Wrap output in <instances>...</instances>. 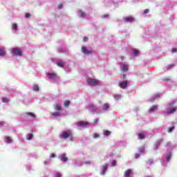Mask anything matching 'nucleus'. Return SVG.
I'll return each mask as SVG.
<instances>
[{"instance_id":"obj_1","label":"nucleus","mask_w":177,"mask_h":177,"mask_svg":"<svg viewBox=\"0 0 177 177\" xmlns=\"http://www.w3.org/2000/svg\"><path fill=\"white\" fill-rule=\"evenodd\" d=\"M86 82L89 86H97L99 85H102V82L100 80L93 77H88L86 80Z\"/></svg>"},{"instance_id":"obj_2","label":"nucleus","mask_w":177,"mask_h":177,"mask_svg":"<svg viewBox=\"0 0 177 177\" xmlns=\"http://www.w3.org/2000/svg\"><path fill=\"white\" fill-rule=\"evenodd\" d=\"M88 109L93 114H101V113H102V110L99 109L97 106H95L93 104H89Z\"/></svg>"},{"instance_id":"obj_3","label":"nucleus","mask_w":177,"mask_h":177,"mask_svg":"<svg viewBox=\"0 0 177 177\" xmlns=\"http://www.w3.org/2000/svg\"><path fill=\"white\" fill-rule=\"evenodd\" d=\"M167 107V114H172L176 111V106L174 104V102L169 103Z\"/></svg>"},{"instance_id":"obj_4","label":"nucleus","mask_w":177,"mask_h":177,"mask_svg":"<svg viewBox=\"0 0 177 177\" xmlns=\"http://www.w3.org/2000/svg\"><path fill=\"white\" fill-rule=\"evenodd\" d=\"M82 52L84 55H92V53H93V50L88 48L86 46H82Z\"/></svg>"},{"instance_id":"obj_5","label":"nucleus","mask_w":177,"mask_h":177,"mask_svg":"<svg viewBox=\"0 0 177 177\" xmlns=\"http://www.w3.org/2000/svg\"><path fill=\"white\" fill-rule=\"evenodd\" d=\"M76 125L79 128H88L91 124L88 122H77Z\"/></svg>"},{"instance_id":"obj_6","label":"nucleus","mask_w":177,"mask_h":177,"mask_svg":"<svg viewBox=\"0 0 177 177\" xmlns=\"http://www.w3.org/2000/svg\"><path fill=\"white\" fill-rule=\"evenodd\" d=\"M12 55H15V56H22L23 51H21V49L20 48H12Z\"/></svg>"},{"instance_id":"obj_7","label":"nucleus","mask_w":177,"mask_h":177,"mask_svg":"<svg viewBox=\"0 0 177 177\" xmlns=\"http://www.w3.org/2000/svg\"><path fill=\"white\" fill-rule=\"evenodd\" d=\"M67 139L68 142H73V140H74V137L73 136V133L70 131H67Z\"/></svg>"},{"instance_id":"obj_8","label":"nucleus","mask_w":177,"mask_h":177,"mask_svg":"<svg viewBox=\"0 0 177 177\" xmlns=\"http://www.w3.org/2000/svg\"><path fill=\"white\" fill-rule=\"evenodd\" d=\"M119 86L120 88H122V89H125L127 86H128V82H119Z\"/></svg>"},{"instance_id":"obj_9","label":"nucleus","mask_w":177,"mask_h":177,"mask_svg":"<svg viewBox=\"0 0 177 177\" xmlns=\"http://www.w3.org/2000/svg\"><path fill=\"white\" fill-rule=\"evenodd\" d=\"M77 15L81 19H84V17L86 16V14H85V12H82L81 10L77 11Z\"/></svg>"},{"instance_id":"obj_10","label":"nucleus","mask_w":177,"mask_h":177,"mask_svg":"<svg viewBox=\"0 0 177 177\" xmlns=\"http://www.w3.org/2000/svg\"><path fill=\"white\" fill-rule=\"evenodd\" d=\"M124 21H126L127 23H132L134 19L132 17H126L123 19Z\"/></svg>"},{"instance_id":"obj_11","label":"nucleus","mask_w":177,"mask_h":177,"mask_svg":"<svg viewBox=\"0 0 177 177\" xmlns=\"http://www.w3.org/2000/svg\"><path fill=\"white\" fill-rule=\"evenodd\" d=\"M107 167H108V165L107 164H105L102 166V168L101 169V175H104V174H106V171H107Z\"/></svg>"},{"instance_id":"obj_12","label":"nucleus","mask_w":177,"mask_h":177,"mask_svg":"<svg viewBox=\"0 0 177 177\" xmlns=\"http://www.w3.org/2000/svg\"><path fill=\"white\" fill-rule=\"evenodd\" d=\"M109 109H110V104L109 103H105L102 105V110L104 111H107V110H109Z\"/></svg>"},{"instance_id":"obj_13","label":"nucleus","mask_w":177,"mask_h":177,"mask_svg":"<svg viewBox=\"0 0 177 177\" xmlns=\"http://www.w3.org/2000/svg\"><path fill=\"white\" fill-rule=\"evenodd\" d=\"M54 109L57 111H62V106L60 104H59L58 103H55L54 104Z\"/></svg>"},{"instance_id":"obj_14","label":"nucleus","mask_w":177,"mask_h":177,"mask_svg":"<svg viewBox=\"0 0 177 177\" xmlns=\"http://www.w3.org/2000/svg\"><path fill=\"white\" fill-rule=\"evenodd\" d=\"M60 160L62 162H66V161H67V155L66 153H63L60 156Z\"/></svg>"},{"instance_id":"obj_15","label":"nucleus","mask_w":177,"mask_h":177,"mask_svg":"<svg viewBox=\"0 0 177 177\" xmlns=\"http://www.w3.org/2000/svg\"><path fill=\"white\" fill-rule=\"evenodd\" d=\"M158 109V106H157V105L152 106L149 109V113H154V111H156V110H157Z\"/></svg>"},{"instance_id":"obj_16","label":"nucleus","mask_w":177,"mask_h":177,"mask_svg":"<svg viewBox=\"0 0 177 177\" xmlns=\"http://www.w3.org/2000/svg\"><path fill=\"white\" fill-rule=\"evenodd\" d=\"M121 71H122L123 73H125V72L128 71V65L125 64H123L122 65Z\"/></svg>"},{"instance_id":"obj_17","label":"nucleus","mask_w":177,"mask_h":177,"mask_svg":"<svg viewBox=\"0 0 177 177\" xmlns=\"http://www.w3.org/2000/svg\"><path fill=\"white\" fill-rule=\"evenodd\" d=\"M48 75L49 78H50L51 80H53V79L56 78V77H57V75L55 73H48Z\"/></svg>"},{"instance_id":"obj_18","label":"nucleus","mask_w":177,"mask_h":177,"mask_svg":"<svg viewBox=\"0 0 177 177\" xmlns=\"http://www.w3.org/2000/svg\"><path fill=\"white\" fill-rule=\"evenodd\" d=\"M59 136L61 139H67V131H64Z\"/></svg>"},{"instance_id":"obj_19","label":"nucleus","mask_w":177,"mask_h":177,"mask_svg":"<svg viewBox=\"0 0 177 177\" xmlns=\"http://www.w3.org/2000/svg\"><path fill=\"white\" fill-rule=\"evenodd\" d=\"M132 173V170L131 169H129V170H127L125 172H124V176L126 177H129L131 176V174Z\"/></svg>"},{"instance_id":"obj_20","label":"nucleus","mask_w":177,"mask_h":177,"mask_svg":"<svg viewBox=\"0 0 177 177\" xmlns=\"http://www.w3.org/2000/svg\"><path fill=\"white\" fill-rule=\"evenodd\" d=\"M53 117H59L60 115V111H57L56 112H53L51 113Z\"/></svg>"},{"instance_id":"obj_21","label":"nucleus","mask_w":177,"mask_h":177,"mask_svg":"<svg viewBox=\"0 0 177 177\" xmlns=\"http://www.w3.org/2000/svg\"><path fill=\"white\" fill-rule=\"evenodd\" d=\"M57 64L58 67H64V62H63L62 61L57 62Z\"/></svg>"},{"instance_id":"obj_22","label":"nucleus","mask_w":177,"mask_h":177,"mask_svg":"<svg viewBox=\"0 0 177 177\" xmlns=\"http://www.w3.org/2000/svg\"><path fill=\"white\" fill-rule=\"evenodd\" d=\"M114 99L116 101L121 100V95H118V94H116V95H114Z\"/></svg>"},{"instance_id":"obj_23","label":"nucleus","mask_w":177,"mask_h":177,"mask_svg":"<svg viewBox=\"0 0 177 177\" xmlns=\"http://www.w3.org/2000/svg\"><path fill=\"white\" fill-rule=\"evenodd\" d=\"M171 156L172 154L171 153V152L168 153L166 156V160L169 161V160H171Z\"/></svg>"},{"instance_id":"obj_24","label":"nucleus","mask_w":177,"mask_h":177,"mask_svg":"<svg viewBox=\"0 0 177 177\" xmlns=\"http://www.w3.org/2000/svg\"><path fill=\"white\" fill-rule=\"evenodd\" d=\"M33 90L35 91V92H38V91H39V86H38L37 84H35L33 86Z\"/></svg>"},{"instance_id":"obj_25","label":"nucleus","mask_w":177,"mask_h":177,"mask_svg":"<svg viewBox=\"0 0 177 177\" xmlns=\"http://www.w3.org/2000/svg\"><path fill=\"white\" fill-rule=\"evenodd\" d=\"M26 115H30V117H31L32 118H35V114H34L33 113L31 112H28L26 113Z\"/></svg>"},{"instance_id":"obj_26","label":"nucleus","mask_w":177,"mask_h":177,"mask_svg":"<svg viewBox=\"0 0 177 177\" xmlns=\"http://www.w3.org/2000/svg\"><path fill=\"white\" fill-rule=\"evenodd\" d=\"M145 133H141L138 134V139H145Z\"/></svg>"},{"instance_id":"obj_27","label":"nucleus","mask_w":177,"mask_h":177,"mask_svg":"<svg viewBox=\"0 0 177 177\" xmlns=\"http://www.w3.org/2000/svg\"><path fill=\"white\" fill-rule=\"evenodd\" d=\"M6 54V52H5L2 48H0V56H5Z\"/></svg>"},{"instance_id":"obj_28","label":"nucleus","mask_w":177,"mask_h":177,"mask_svg":"<svg viewBox=\"0 0 177 177\" xmlns=\"http://www.w3.org/2000/svg\"><path fill=\"white\" fill-rule=\"evenodd\" d=\"M1 102H2L3 103H8V102H9V100H8V98H6V97H3V98L1 99Z\"/></svg>"},{"instance_id":"obj_29","label":"nucleus","mask_w":177,"mask_h":177,"mask_svg":"<svg viewBox=\"0 0 177 177\" xmlns=\"http://www.w3.org/2000/svg\"><path fill=\"white\" fill-rule=\"evenodd\" d=\"M133 55H134L135 56H138V55H139V50H138L136 49H133Z\"/></svg>"},{"instance_id":"obj_30","label":"nucleus","mask_w":177,"mask_h":177,"mask_svg":"<svg viewBox=\"0 0 177 177\" xmlns=\"http://www.w3.org/2000/svg\"><path fill=\"white\" fill-rule=\"evenodd\" d=\"M33 136H34L32 135V133L28 134L27 140H31V139H32Z\"/></svg>"},{"instance_id":"obj_31","label":"nucleus","mask_w":177,"mask_h":177,"mask_svg":"<svg viewBox=\"0 0 177 177\" xmlns=\"http://www.w3.org/2000/svg\"><path fill=\"white\" fill-rule=\"evenodd\" d=\"M6 143H12V138H10V137H7L6 138Z\"/></svg>"},{"instance_id":"obj_32","label":"nucleus","mask_w":177,"mask_h":177,"mask_svg":"<svg viewBox=\"0 0 177 177\" xmlns=\"http://www.w3.org/2000/svg\"><path fill=\"white\" fill-rule=\"evenodd\" d=\"M12 30H17V24H12Z\"/></svg>"},{"instance_id":"obj_33","label":"nucleus","mask_w":177,"mask_h":177,"mask_svg":"<svg viewBox=\"0 0 177 177\" xmlns=\"http://www.w3.org/2000/svg\"><path fill=\"white\" fill-rule=\"evenodd\" d=\"M110 131H104V136H109V135H110Z\"/></svg>"},{"instance_id":"obj_34","label":"nucleus","mask_w":177,"mask_h":177,"mask_svg":"<svg viewBox=\"0 0 177 177\" xmlns=\"http://www.w3.org/2000/svg\"><path fill=\"white\" fill-rule=\"evenodd\" d=\"M174 129H175V127L174 126L169 127L168 132L171 133V132H172V131H174Z\"/></svg>"},{"instance_id":"obj_35","label":"nucleus","mask_w":177,"mask_h":177,"mask_svg":"<svg viewBox=\"0 0 177 177\" xmlns=\"http://www.w3.org/2000/svg\"><path fill=\"white\" fill-rule=\"evenodd\" d=\"M161 140H160V141H158L156 142V144L154 145V149H158V145H160V142H161Z\"/></svg>"},{"instance_id":"obj_36","label":"nucleus","mask_w":177,"mask_h":177,"mask_svg":"<svg viewBox=\"0 0 177 177\" xmlns=\"http://www.w3.org/2000/svg\"><path fill=\"white\" fill-rule=\"evenodd\" d=\"M139 151L140 153H143V151H145V147L139 148Z\"/></svg>"},{"instance_id":"obj_37","label":"nucleus","mask_w":177,"mask_h":177,"mask_svg":"<svg viewBox=\"0 0 177 177\" xmlns=\"http://www.w3.org/2000/svg\"><path fill=\"white\" fill-rule=\"evenodd\" d=\"M25 17H26V19H28V17H31V14L27 12L25 14Z\"/></svg>"},{"instance_id":"obj_38","label":"nucleus","mask_w":177,"mask_h":177,"mask_svg":"<svg viewBox=\"0 0 177 177\" xmlns=\"http://www.w3.org/2000/svg\"><path fill=\"white\" fill-rule=\"evenodd\" d=\"M93 137L94 139H97V138H99V134H97V133H94V134L93 135Z\"/></svg>"},{"instance_id":"obj_39","label":"nucleus","mask_w":177,"mask_h":177,"mask_svg":"<svg viewBox=\"0 0 177 177\" xmlns=\"http://www.w3.org/2000/svg\"><path fill=\"white\" fill-rule=\"evenodd\" d=\"M112 167H115L117 165V161L113 160L111 163Z\"/></svg>"},{"instance_id":"obj_40","label":"nucleus","mask_w":177,"mask_h":177,"mask_svg":"<svg viewBox=\"0 0 177 177\" xmlns=\"http://www.w3.org/2000/svg\"><path fill=\"white\" fill-rule=\"evenodd\" d=\"M50 157L51 158H55V157H56V155L55 153H50Z\"/></svg>"},{"instance_id":"obj_41","label":"nucleus","mask_w":177,"mask_h":177,"mask_svg":"<svg viewBox=\"0 0 177 177\" xmlns=\"http://www.w3.org/2000/svg\"><path fill=\"white\" fill-rule=\"evenodd\" d=\"M63 8V4L60 3L58 5V9H62Z\"/></svg>"},{"instance_id":"obj_42","label":"nucleus","mask_w":177,"mask_h":177,"mask_svg":"<svg viewBox=\"0 0 177 177\" xmlns=\"http://www.w3.org/2000/svg\"><path fill=\"white\" fill-rule=\"evenodd\" d=\"M62 175L60 174V173H57L55 175V177H61Z\"/></svg>"},{"instance_id":"obj_43","label":"nucleus","mask_w":177,"mask_h":177,"mask_svg":"<svg viewBox=\"0 0 177 177\" xmlns=\"http://www.w3.org/2000/svg\"><path fill=\"white\" fill-rule=\"evenodd\" d=\"M157 97H160V94H156L155 95V97L153 98V100H154V99H157Z\"/></svg>"},{"instance_id":"obj_44","label":"nucleus","mask_w":177,"mask_h":177,"mask_svg":"<svg viewBox=\"0 0 177 177\" xmlns=\"http://www.w3.org/2000/svg\"><path fill=\"white\" fill-rule=\"evenodd\" d=\"M97 122H99V119H98V118H97V119H95V120H94V123H95V124H97Z\"/></svg>"},{"instance_id":"obj_45","label":"nucleus","mask_w":177,"mask_h":177,"mask_svg":"<svg viewBox=\"0 0 177 177\" xmlns=\"http://www.w3.org/2000/svg\"><path fill=\"white\" fill-rule=\"evenodd\" d=\"M83 41L84 42H86V41H88V37H84Z\"/></svg>"},{"instance_id":"obj_46","label":"nucleus","mask_w":177,"mask_h":177,"mask_svg":"<svg viewBox=\"0 0 177 177\" xmlns=\"http://www.w3.org/2000/svg\"><path fill=\"white\" fill-rule=\"evenodd\" d=\"M171 52H173V53H175V52H177V49L176 48H173L171 50Z\"/></svg>"},{"instance_id":"obj_47","label":"nucleus","mask_w":177,"mask_h":177,"mask_svg":"<svg viewBox=\"0 0 177 177\" xmlns=\"http://www.w3.org/2000/svg\"><path fill=\"white\" fill-rule=\"evenodd\" d=\"M144 13H145V14L149 13V9H145L144 10Z\"/></svg>"},{"instance_id":"obj_48","label":"nucleus","mask_w":177,"mask_h":177,"mask_svg":"<svg viewBox=\"0 0 177 177\" xmlns=\"http://www.w3.org/2000/svg\"><path fill=\"white\" fill-rule=\"evenodd\" d=\"M5 125V122H0V126Z\"/></svg>"},{"instance_id":"obj_49","label":"nucleus","mask_w":177,"mask_h":177,"mask_svg":"<svg viewBox=\"0 0 177 177\" xmlns=\"http://www.w3.org/2000/svg\"><path fill=\"white\" fill-rule=\"evenodd\" d=\"M139 157H140V155L136 153L135 156V158H139Z\"/></svg>"},{"instance_id":"obj_50","label":"nucleus","mask_w":177,"mask_h":177,"mask_svg":"<svg viewBox=\"0 0 177 177\" xmlns=\"http://www.w3.org/2000/svg\"><path fill=\"white\" fill-rule=\"evenodd\" d=\"M64 104L65 106H67V101H65Z\"/></svg>"},{"instance_id":"obj_51","label":"nucleus","mask_w":177,"mask_h":177,"mask_svg":"<svg viewBox=\"0 0 177 177\" xmlns=\"http://www.w3.org/2000/svg\"><path fill=\"white\" fill-rule=\"evenodd\" d=\"M172 67V65H169V66H167V68H171Z\"/></svg>"},{"instance_id":"obj_52","label":"nucleus","mask_w":177,"mask_h":177,"mask_svg":"<svg viewBox=\"0 0 177 177\" xmlns=\"http://www.w3.org/2000/svg\"><path fill=\"white\" fill-rule=\"evenodd\" d=\"M70 101H67V106H68Z\"/></svg>"},{"instance_id":"obj_53","label":"nucleus","mask_w":177,"mask_h":177,"mask_svg":"<svg viewBox=\"0 0 177 177\" xmlns=\"http://www.w3.org/2000/svg\"><path fill=\"white\" fill-rule=\"evenodd\" d=\"M104 17H107V15H104Z\"/></svg>"},{"instance_id":"obj_54","label":"nucleus","mask_w":177,"mask_h":177,"mask_svg":"<svg viewBox=\"0 0 177 177\" xmlns=\"http://www.w3.org/2000/svg\"><path fill=\"white\" fill-rule=\"evenodd\" d=\"M44 164H46V162H44Z\"/></svg>"}]
</instances>
